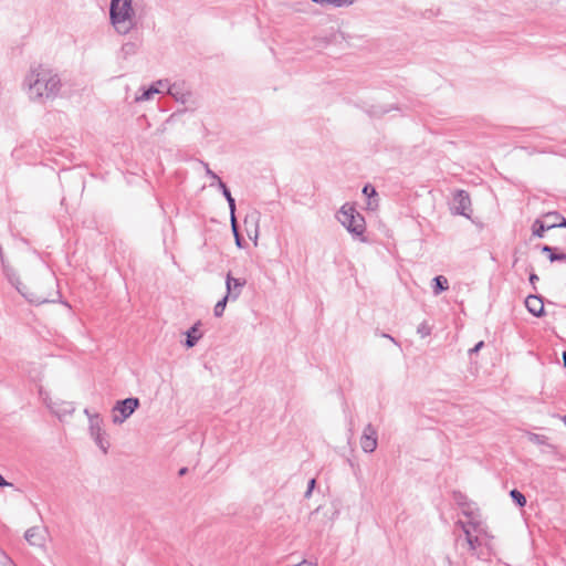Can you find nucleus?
Listing matches in <instances>:
<instances>
[{"mask_svg":"<svg viewBox=\"0 0 566 566\" xmlns=\"http://www.w3.org/2000/svg\"><path fill=\"white\" fill-rule=\"evenodd\" d=\"M24 85L33 102L55 98L62 86L57 73L42 64L31 67L25 76Z\"/></svg>","mask_w":566,"mask_h":566,"instance_id":"nucleus-1","label":"nucleus"},{"mask_svg":"<svg viewBox=\"0 0 566 566\" xmlns=\"http://www.w3.org/2000/svg\"><path fill=\"white\" fill-rule=\"evenodd\" d=\"M4 273L9 282L31 304L40 305L54 301L52 298V292L49 291L54 286V277L52 275L48 274L36 285L29 287L20 281L19 276L12 269L4 266Z\"/></svg>","mask_w":566,"mask_h":566,"instance_id":"nucleus-2","label":"nucleus"},{"mask_svg":"<svg viewBox=\"0 0 566 566\" xmlns=\"http://www.w3.org/2000/svg\"><path fill=\"white\" fill-rule=\"evenodd\" d=\"M109 22L120 35H126L134 30L136 20L132 0H111Z\"/></svg>","mask_w":566,"mask_h":566,"instance_id":"nucleus-3","label":"nucleus"},{"mask_svg":"<svg viewBox=\"0 0 566 566\" xmlns=\"http://www.w3.org/2000/svg\"><path fill=\"white\" fill-rule=\"evenodd\" d=\"M337 219L354 235H363L366 230L364 217L348 205L340 208Z\"/></svg>","mask_w":566,"mask_h":566,"instance_id":"nucleus-4","label":"nucleus"},{"mask_svg":"<svg viewBox=\"0 0 566 566\" xmlns=\"http://www.w3.org/2000/svg\"><path fill=\"white\" fill-rule=\"evenodd\" d=\"M140 402L138 398L129 397L123 400L116 401L112 409V421L115 424H122L126 421L139 407Z\"/></svg>","mask_w":566,"mask_h":566,"instance_id":"nucleus-5","label":"nucleus"},{"mask_svg":"<svg viewBox=\"0 0 566 566\" xmlns=\"http://www.w3.org/2000/svg\"><path fill=\"white\" fill-rule=\"evenodd\" d=\"M90 434L92 439L95 441L96 446L103 451V453H107L109 448V442L106 437V432L103 429V420L99 416L91 417V424L88 427Z\"/></svg>","mask_w":566,"mask_h":566,"instance_id":"nucleus-6","label":"nucleus"},{"mask_svg":"<svg viewBox=\"0 0 566 566\" xmlns=\"http://www.w3.org/2000/svg\"><path fill=\"white\" fill-rule=\"evenodd\" d=\"M360 447L364 452L371 453L377 448V430L371 423H368L360 438Z\"/></svg>","mask_w":566,"mask_h":566,"instance_id":"nucleus-7","label":"nucleus"},{"mask_svg":"<svg viewBox=\"0 0 566 566\" xmlns=\"http://www.w3.org/2000/svg\"><path fill=\"white\" fill-rule=\"evenodd\" d=\"M48 531L45 527L32 526L24 533L25 541L35 547H44L46 542Z\"/></svg>","mask_w":566,"mask_h":566,"instance_id":"nucleus-8","label":"nucleus"},{"mask_svg":"<svg viewBox=\"0 0 566 566\" xmlns=\"http://www.w3.org/2000/svg\"><path fill=\"white\" fill-rule=\"evenodd\" d=\"M453 212L469 218L471 211V200L469 193L464 190H458L453 197Z\"/></svg>","mask_w":566,"mask_h":566,"instance_id":"nucleus-9","label":"nucleus"},{"mask_svg":"<svg viewBox=\"0 0 566 566\" xmlns=\"http://www.w3.org/2000/svg\"><path fill=\"white\" fill-rule=\"evenodd\" d=\"M245 280L235 279L231 276L230 273H228L226 277V296H229L231 301L238 300V297L241 295L242 289L245 285Z\"/></svg>","mask_w":566,"mask_h":566,"instance_id":"nucleus-10","label":"nucleus"},{"mask_svg":"<svg viewBox=\"0 0 566 566\" xmlns=\"http://www.w3.org/2000/svg\"><path fill=\"white\" fill-rule=\"evenodd\" d=\"M464 541L468 545V551L471 553V555L478 558H482L483 554L482 552L479 551V548L483 545V541L480 537V535L472 531L465 530Z\"/></svg>","mask_w":566,"mask_h":566,"instance_id":"nucleus-11","label":"nucleus"},{"mask_svg":"<svg viewBox=\"0 0 566 566\" xmlns=\"http://www.w3.org/2000/svg\"><path fill=\"white\" fill-rule=\"evenodd\" d=\"M525 306L536 317L544 315V303L541 296L528 295L525 300Z\"/></svg>","mask_w":566,"mask_h":566,"instance_id":"nucleus-12","label":"nucleus"},{"mask_svg":"<svg viewBox=\"0 0 566 566\" xmlns=\"http://www.w3.org/2000/svg\"><path fill=\"white\" fill-rule=\"evenodd\" d=\"M40 396L42 397L43 401L46 403V406L59 417L62 418L66 415H72L74 411V407L69 402H62L59 405V408H54L53 403L51 401H48L46 395L44 396V392L42 388L39 389Z\"/></svg>","mask_w":566,"mask_h":566,"instance_id":"nucleus-13","label":"nucleus"},{"mask_svg":"<svg viewBox=\"0 0 566 566\" xmlns=\"http://www.w3.org/2000/svg\"><path fill=\"white\" fill-rule=\"evenodd\" d=\"M546 228L554 229L557 227L566 228V219L558 212H549L544 216Z\"/></svg>","mask_w":566,"mask_h":566,"instance_id":"nucleus-14","label":"nucleus"},{"mask_svg":"<svg viewBox=\"0 0 566 566\" xmlns=\"http://www.w3.org/2000/svg\"><path fill=\"white\" fill-rule=\"evenodd\" d=\"M218 186L221 189L222 195L224 196V198L227 199V201L229 203V208H230V211H231V223L234 227V224H235V217H234L235 201H234L230 190L228 189L227 185L222 180H219V185Z\"/></svg>","mask_w":566,"mask_h":566,"instance_id":"nucleus-15","label":"nucleus"},{"mask_svg":"<svg viewBox=\"0 0 566 566\" xmlns=\"http://www.w3.org/2000/svg\"><path fill=\"white\" fill-rule=\"evenodd\" d=\"M449 289L448 279L443 275H438L432 280V292L437 296L441 294L443 291Z\"/></svg>","mask_w":566,"mask_h":566,"instance_id":"nucleus-16","label":"nucleus"},{"mask_svg":"<svg viewBox=\"0 0 566 566\" xmlns=\"http://www.w3.org/2000/svg\"><path fill=\"white\" fill-rule=\"evenodd\" d=\"M199 322L196 323L188 332H187V339H186V346L188 348L193 347L197 342L201 338L202 334L199 332Z\"/></svg>","mask_w":566,"mask_h":566,"instance_id":"nucleus-17","label":"nucleus"},{"mask_svg":"<svg viewBox=\"0 0 566 566\" xmlns=\"http://www.w3.org/2000/svg\"><path fill=\"white\" fill-rule=\"evenodd\" d=\"M312 2L319 6H332L334 8L349 7L355 3L356 0H311Z\"/></svg>","mask_w":566,"mask_h":566,"instance_id":"nucleus-18","label":"nucleus"},{"mask_svg":"<svg viewBox=\"0 0 566 566\" xmlns=\"http://www.w3.org/2000/svg\"><path fill=\"white\" fill-rule=\"evenodd\" d=\"M469 527L474 533L485 532V523L480 518V515H472L468 521Z\"/></svg>","mask_w":566,"mask_h":566,"instance_id":"nucleus-19","label":"nucleus"},{"mask_svg":"<svg viewBox=\"0 0 566 566\" xmlns=\"http://www.w3.org/2000/svg\"><path fill=\"white\" fill-rule=\"evenodd\" d=\"M155 96V86H149L148 88H144L140 94L135 96V102L140 103L145 101H150Z\"/></svg>","mask_w":566,"mask_h":566,"instance_id":"nucleus-20","label":"nucleus"},{"mask_svg":"<svg viewBox=\"0 0 566 566\" xmlns=\"http://www.w3.org/2000/svg\"><path fill=\"white\" fill-rule=\"evenodd\" d=\"M547 230H551L549 228H546V222L543 220H535L534 224H533V234L535 237H538V238H543L544 237V233L547 231Z\"/></svg>","mask_w":566,"mask_h":566,"instance_id":"nucleus-21","label":"nucleus"},{"mask_svg":"<svg viewBox=\"0 0 566 566\" xmlns=\"http://www.w3.org/2000/svg\"><path fill=\"white\" fill-rule=\"evenodd\" d=\"M228 301H231L229 296H223L220 301L217 302L213 308V314L216 317H221L224 313Z\"/></svg>","mask_w":566,"mask_h":566,"instance_id":"nucleus-22","label":"nucleus"},{"mask_svg":"<svg viewBox=\"0 0 566 566\" xmlns=\"http://www.w3.org/2000/svg\"><path fill=\"white\" fill-rule=\"evenodd\" d=\"M363 193L368 198V206L371 207L373 205L377 206V202L376 200H373V198H376L377 197V192L375 190V188L370 185H366L364 188H363Z\"/></svg>","mask_w":566,"mask_h":566,"instance_id":"nucleus-23","label":"nucleus"},{"mask_svg":"<svg viewBox=\"0 0 566 566\" xmlns=\"http://www.w3.org/2000/svg\"><path fill=\"white\" fill-rule=\"evenodd\" d=\"M150 86H155V95L161 93V88L166 87V86L168 88V93L171 95H175L174 90H175L176 85L168 86L167 81L159 80V81L155 82L154 84H151Z\"/></svg>","mask_w":566,"mask_h":566,"instance_id":"nucleus-24","label":"nucleus"},{"mask_svg":"<svg viewBox=\"0 0 566 566\" xmlns=\"http://www.w3.org/2000/svg\"><path fill=\"white\" fill-rule=\"evenodd\" d=\"M512 500L520 506H524L526 504V497L518 490L514 489L510 492Z\"/></svg>","mask_w":566,"mask_h":566,"instance_id":"nucleus-25","label":"nucleus"},{"mask_svg":"<svg viewBox=\"0 0 566 566\" xmlns=\"http://www.w3.org/2000/svg\"><path fill=\"white\" fill-rule=\"evenodd\" d=\"M527 438L534 444H538L539 446V444H546L547 443V437L543 436V434H537V433L530 432L527 434Z\"/></svg>","mask_w":566,"mask_h":566,"instance_id":"nucleus-26","label":"nucleus"},{"mask_svg":"<svg viewBox=\"0 0 566 566\" xmlns=\"http://www.w3.org/2000/svg\"><path fill=\"white\" fill-rule=\"evenodd\" d=\"M431 326L428 324V322H422L421 324H419L418 328H417V333L422 337H427L431 334Z\"/></svg>","mask_w":566,"mask_h":566,"instance_id":"nucleus-27","label":"nucleus"},{"mask_svg":"<svg viewBox=\"0 0 566 566\" xmlns=\"http://www.w3.org/2000/svg\"><path fill=\"white\" fill-rule=\"evenodd\" d=\"M137 51V46L135 43L133 42H127L125 44H123L122 46V52L125 54V55H130V54H135Z\"/></svg>","mask_w":566,"mask_h":566,"instance_id":"nucleus-28","label":"nucleus"},{"mask_svg":"<svg viewBox=\"0 0 566 566\" xmlns=\"http://www.w3.org/2000/svg\"><path fill=\"white\" fill-rule=\"evenodd\" d=\"M480 535V537L482 538L483 541V545H485L486 547H490V541L493 538V535H491L488 531V525L485 524V532H482V533H478Z\"/></svg>","mask_w":566,"mask_h":566,"instance_id":"nucleus-29","label":"nucleus"},{"mask_svg":"<svg viewBox=\"0 0 566 566\" xmlns=\"http://www.w3.org/2000/svg\"><path fill=\"white\" fill-rule=\"evenodd\" d=\"M462 505V513L463 515H465L467 517H472V515H476V513L474 512V510L471 507L470 504H467V503H461Z\"/></svg>","mask_w":566,"mask_h":566,"instance_id":"nucleus-30","label":"nucleus"},{"mask_svg":"<svg viewBox=\"0 0 566 566\" xmlns=\"http://www.w3.org/2000/svg\"><path fill=\"white\" fill-rule=\"evenodd\" d=\"M548 259L551 262H555V261H565L566 260V253H552L548 255Z\"/></svg>","mask_w":566,"mask_h":566,"instance_id":"nucleus-31","label":"nucleus"},{"mask_svg":"<svg viewBox=\"0 0 566 566\" xmlns=\"http://www.w3.org/2000/svg\"><path fill=\"white\" fill-rule=\"evenodd\" d=\"M315 484H316L315 479H311V480L308 481L307 490H306V492H305V494H304V496H305V497H310V496H311V494H312V492H313V490H314V488H315Z\"/></svg>","mask_w":566,"mask_h":566,"instance_id":"nucleus-32","label":"nucleus"},{"mask_svg":"<svg viewBox=\"0 0 566 566\" xmlns=\"http://www.w3.org/2000/svg\"><path fill=\"white\" fill-rule=\"evenodd\" d=\"M455 525H457V526H459V527L462 530L463 534H465V530H467V531H471V528L469 527L468 522L458 521V522L455 523Z\"/></svg>","mask_w":566,"mask_h":566,"instance_id":"nucleus-33","label":"nucleus"},{"mask_svg":"<svg viewBox=\"0 0 566 566\" xmlns=\"http://www.w3.org/2000/svg\"><path fill=\"white\" fill-rule=\"evenodd\" d=\"M206 172H207V175H208L209 177H211L213 180H217V182H218V184H219V180H221V179L219 178V176H218V175H216V174H214V172H213V171L208 167V165H206Z\"/></svg>","mask_w":566,"mask_h":566,"instance_id":"nucleus-34","label":"nucleus"},{"mask_svg":"<svg viewBox=\"0 0 566 566\" xmlns=\"http://www.w3.org/2000/svg\"><path fill=\"white\" fill-rule=\"evenodd\" d=\"M484 346V342H479L473 348H471L469 350V354L472 355V354H475L478 353L482 347Z\"/></svg>","mask_w":566,"mask_h":566,"instance_id":"nucleus-35","label":"nucleus"},{"mask_svg":"<svg viewBox=\"0 0 566 566\" xmlns=\"http://www.w3.org/2000/svg\"><path fill=\"white\" fill-rule=\"evenodd\" d=\"M541 250L543 253H546L547 256L556 251L555 248H552L549 245H543Z\"/></svg>","mask_w":566,"mask_h":566,"instance_id":"nucleus-36","label":"nucleus"},{"mask_svg":"<svg viewBox=\"0 0 566 566\" xmlns=\"http://www.w3.org/2000/svg\"><path fill=\"white\" fill-rule=\"evenodd\" d=\"M541 250L543 253H546L547 256L556 251L555 248H552L549 245H543Z\"/></svg>","mask_w":566,"mask_h":566,"instance_id":"nucleus-37","label":"nucleus"},{"mask_svg":"<svg viewBox=\"0 0 566 566\" xmlns=\"http://www.w3.org/2000/svg\"><path fill=\"white\" fill-rule=\"evenodd\" d=\"M538 281V276L535 273L530 274V283L533 285V289L536 290L535 283Z\"/></svg>","mask_w":566,"mask_h":566,"instance_id":"nucleus-38","label":"nucleus"},{"mask_svg":"<svg viewBox=\"0 0 566 566\" xmlns=\"http://www.w3.org/2000/svg\"><path fill=\"white\" fill-rule=\"evenodd\" d=\"M84 415L88 418V423L91 424V417L99 416L98 413H91L88 409H84Z\"/></svg>","mask_w":566,"mask_h":566,"instance_id":"nucleus-39","label":"nucleus"},{"mask_svg":"<svg viewBox=\"0 0 566 566\" xmlns=\"http://www.w3.org/2000/svg\"><path fill=\"white\" fill-rule=\"evenodd\" d=\"M11 485L9 482L4 480V478L0 474V486Z\"/></svg>","mask_w":566,"mask_h":566,"instance_id":"nucleus-40","label":"nucleus"},{"mask_svg":"<svg viewBox=\"0 0 566 566\" xmlns=\"http://www.w3.org/2000/svg\"><path fill=\"white\" fill-rule=\"evenodd\" d=\"M232 228H233V231H234V234H235L237 243L240 247V238H239L238 232H237V223L234 224V227L232 226Z\"/></svg>","mask_w":566,"mask_h":566,"instance_id":"nucleus-41","label":"nucleus"},{"mask_svg":"<svg viewBox=\"0 0 566 566\" xmlns=\"http://www.w3.org/2000/svg\"><path fill=\"white\" fill-rule=\"evenodd\" d=\"M187 472H188V468L184 467L179 470L178 474H179V476H182V475L187 474Z\"/></svg>","mask_w":566,"mask_h":566,"instance_id":"nucleus-42","label":"nucleus"},{"mask_svg":"<svg viewBox=\"0 0 566 566\" xmlns=\"http://www.w3.org/2000/svg\"><path fill=\"white\" fill-rule=\"evenodd\" d=\"M295 566H315V565H313V564H312V563H310V562L303 560L302 563H300V564H297V565H295Z\"/></svg>","mask_w":566,"mask_h":566,"instance_id":"nucleus-43","label":"nucleus"},{"mask_svg":"<svg viewBox=\"0 0 566 566\" xmlns=\"http://www.w3.org/2000/svg\"><path fill=\"white\" fill-rule=\"evenodd\" d=\"M382 336L386 337L387 339H390L391 342L396 343L395 338L391 337L390 335L384 334Z\"/></svg>","mask_w":566,"mask_h":566,"instance_id":"nucleus-44","label":"nucleus"},{"mask_svg":"<svg viewBox=\"0 0 566 566\" xmlns=\"http://www.w3.org/2000/svg\"><path fill=\"white\" fill-rule=\"evenodd\" d=\"M3 557L8 562L9 566H15L12 564V562L10 560V558L7 555H3Z\"/></svg>","mask_w":566,"mask_h":566,"instance_id":"nucleus-45","label":"nucleus"},{"mask_svg":"<svg viewBox=\"0 0 566 566\" xmlns=\"http://www.w3.org/2000/svg\"><path fill=\"white\" fill-rule=\"evenodd\" d=\"M563 364L564 367L566 368V350L563 353Z\"/></svg>","mask_w":566,"mask_h":566,"instance_id":"nucleus-46","label":"nucleus"},{"mask_svg":"<svg viewBox=\"0 0 566 566\" xmlns=\"http://www.w3.org/2000/svg\"><path fill=\"white\" fill-rule=\"evenodd\" d=\"M450 566H452V564L450 563Z\"/></svg>","mask_w":566,"mask_h":566,"instance_id":"nucleus-47","label":"nucleus"}]
</instances>
